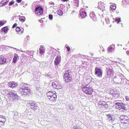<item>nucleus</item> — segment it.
I'll return each mask as SVG.
<instances>
[{
	"instance_id": "obj_1",
	"label": "nucleus",
	"mask_w": 129,
	"mask_h": 129,
	"mask_svg": "<svg viewBox=\"0 0 129 129\" xmlns=\"http://www.w3.org/2000/svg\"><path fill=\"white\" fill-rule=\"evenodd\" d=\"M22 87L19 88L18 92L22 96L28 95L31 92V91L29 87L27 86L25 84H22Z\"/></svg>"
},
{
	"instance_id": "obj_2",
	"label": "nucleus",
	"mask_w": 129,
	"mask_h": 129,
	"mask_svg": "<svg viewBox=\"0 0 129 129\" xmlns=\"http://www.w3.org/2000/svg\"><path fill=\"white\" fill-rule=\"evenodd\" d=\"M120 122L123 124L124 126H128L129 124V119L128 117L125 115H121L119 117Z\"/></svg>"
},
{
	"instance_id": "obj_3",
	"label": "nucleus",
	"mask_w": 129,
	"mask_h": 129,
	"mask_svg": "<svg viewBox=\"0 0 129 129\" xmlns=\"http://www.w3.org/2000/svg\"><path fill=\"white\" fill-rule=\"evenodd\" d=\"M7 95L8 97L11 98L13 101L17 100L20 98L16 93L15 91L13 90L8 91Z\"/></svg>"
},
{
	"instance_id": "obj_4",
	"label": "nucleus",
	"mask_w": 129,
	"mask_h": 129,
	"mask_svg": "<svg viewBox=\"0 0 129 129\" xmlns=\"http://www.w3.org/2000/svg\"><path fill=\"white\" fill-rule=\"evenodd\" d=\"M27 106L29 109H31L35 111L39 109L37 103L32 100L28 102L27 104Z\"/></svg>"
},
{
	"instance_id": "obj_5",
	"label": "nucleus",
	"mask_w": 129,
	"mask_h": 129,
	"mask_svg": "<svg viewBox=\"0 0 129 129\" xmlns=\"http://www.w3.org/2000/svg\"><path fill=\"white\" fill-rule=\"evenodd\" d=\"M87 85L84 86L82 88L83 92L86 94L91 95L92 92V89L90 87H87Z\"/></svg>"
},
{
	"instance_id": "obj_6",
	"label": "nucleus",
	"mask_w": 129,
	"mask_h": 129,
	"mask_svg": "<svg viewBox=\"0 0 129 129\" xmlns=\"http://www.w3.org/2000/svg\"><path fill=\"white\" fill-rule=\"evenodd\" d=\"M95 74L97 77L101 78L102 75V71L100 68L96 67L95 69Z\"/></svg>"
},
{
	"instance_id": "obj_7",
	"label": "nucleus",
	"mask_w": 129,
	"mask_h": 129,
	"mask_svg": "<svg viewBox=\"0 0 129 129\" xmlns=\"http://www.w3.org/2000/svg\"><path fill=\"white\" fill-rule=\"evenodd\" d=\"M52 85L53 88L59 89L61 88V86L58 81H55L54 80L52 82Z\"/></svg>"
},
{
	"instance_id": "obj_8",
	"label": "nucleus",
	"mask_w": 129,
	"mask_h": 129,
	"mask_svg": "<svg viewBox=\"0 0 129 129\" xmlns=\"http://www.w3.org/2000/svg\"><path fill=\"white\" fill-rule=\"evenodd\" d=\"M128 109L127 105L126 104L123 103V105L121 107V108L119 109V110L121 112H125L126 111H127Z\"/></svg>"
},
{
	"instance_id": "obj_9",
	"label": "nucleus",
	"mask_w": 129,
	"mask_h": 129,
	"mask_svg": "<svg viewBox=\"0 0 129 129\" xmlns=\"http://www.w3.org/2000/svg\"><path fill=\"white\" fill-rule=\"evenodd\" d=\"M35 11L36 14L40 13V15H41L43 12V9L40 6H37L35 8Z\"/></svg>"
},
{
	"instance_id": "obj_10",
	"label": "nucleus",
	"mask_w": 129,
	"mask_h": 129,
	"mask_svg": "<svg viewBox=\"0 0 129 129\" xmlns=\"http://www.w3.org/2000/svg\"><path fill=\"white\" fill-rule=\"evenodd\" d=\"M106 72L107 74L108 75H112L113 73L112 70V67L111 66H109L106 67Z\"/></svg>"
},
{
	"instance_id": "obj_11",
	"label": "nucleus",
	"mask_w": 129,
	"mask_h": 129,
	"mask_svg": "<svg viewBox=\"0 0 129 129\" xmlns=\"http://www.w3.org/2000/svg\"><path fill=\"white\" fill-rule=\"evenodd\" d=\"M66 75L67 77L72 78V74L71 71L70 70H67L65 72L63 76L66 77Z\"/></svg>"
},
{
	"instance_id": "obj_12",
	"label": "nucleus",
	"mask_w": 129,
	"mask_h": 129,
	"mask_svg": "<svg viewBox=\"0 0 129 129\" xmlns=\"http://www.w3.org/2000/svg\"><path fill=\"white\" fill-rule=\"evenodd\" d=\"M111 92H113L112 93L113 95V97L114 98H117L118 97L119 95V92L118 91H117L116 89L112 90H111Z\"/></svg>"
},
{
	"instance_id": "obj_13",
	"label": "nucleus",
	"mask_w": 129,
	"mask_h": 129,
	"mask_svg": "<svg viewBox=\"0 0 129 129\" xmlns=\"http://www.w3.org/2000/svg\"><path fill=\"white\" fill-rule=\"evenodd\" d=\"M61 60V57L59 55L57 56L56 57L54 62L56 66H57L60 63Z\"/></svg>"
},
{
	"instance_id": "obj_14",
	"label": "nucleus",
	"mask_w": 129,
	"mask_h": 129,
	"mask_svg": "<svg viewBox=\"0 0 129 129\" xmlns=\"http://www.w3.org/2000/svg\"><path fill=\"white\" fill-rule=\"evenodd\" d=\"M7 59L3 56H0V64H3L6 62Z\"/></svg>"
},
{
	"instance_id": "obj_15",
	"label": "nucleus",
	"mask_w": 129,
	"mask_h": 129,
	"mask_svg": "<svg viewBox=\"0 0 129 129\" xmlns=\"http://www.w3.org/2000/svg\"><path fill=\"white\" fill-rule=\"evenodd\" d=\"M8 86L11 88H13L14 87H16L17 86L16 83L13 81L10 82L8 84Z\"/></svg>"
},
{
	"instance_id": "obj_16",
	"label": "nucleus",
	"mask_w": 129,
	"mask_h": 129,
	"mask_svg": "<svg viewBox=\"0 0 129 129\" xmlns=\"http://www.w3.org/2000/svg\"><path fill=\"white\" fill-rule=\"evenodd\" d=\"M107 120H108L110 122H113L115 119V117L113 116H111L110 114H108L107 115Z\"/></svg>"
},
{
	"instance_id": "obj_17",
	"label": "nucleus",
	"mask_w": 129,
	"mask_h": 129,
	"mask_svg": "<svg viewBox=\"0 0 129 129\" xmlns=\"http://www.w3.org/2000/svg\"><path fill=\"white\" fill-rule=\"evenodd\" d=\"M57 96V95L55 94L52 96H50V97L48 99L50 101H54L56 99Z\"/></svg>"
},
{
	"instance_id": "obj_18",
	"label": "nucleus",
	"mask_w": 129,
	"mask_h": 129,
	"mask_svg": "<svg viewBox=\"0 0 129 129\" xmlns=\"http://www.w3.org/2000/svg\"><path fill=\"white\" fill-rule=\"evenodd\" d=\"M111 76L110 75H108L107 74V75H106L103 78V80L107 82H108L110 81V79Z\"/></svg>"
},
{
	"instance_id": "obj_19",
	"label": "nucleus",
	"mask_w": 129,
	"mask_h": 129,
	"mask_svg": "<svg viewBox=\"0 0 129 129\" xmlns=\"http://www.w3.org/2000/svg\"><path fill=\"white\" fill-rule=\"evenodd\" d=\"M123 105V103L121 102H117L115 104V108L117 109H119L121 108V107Z\"/></svg>"
},
{
	"instance_id": "obj_20",
	"label": "nucleus",
	"mask_w": 129,
	"mask_h": 129,
	"mask_svg": "<svg viewBox=\"0 0 129 129\" xmlns=\"http://www.w3.org/2000/svg\"><path fill=\"white\" fill-rule=\"evenodd\" d=\"M55 92V91H49L47 92L46 93V95H47V98H48L50 97V96H51L52 95L55 94V93L54 92Z\"/></svg>"
},
{
	"instance_id": "obj_21",
	"label": "nucleus",
	"mask_w": 129,
	"mask_h": 129,
	"mask_svg": "<svg viewBox=\"0 0 129 129\" xmlns=\"http://www.w3.org/2000/svg\"><path fill=\"white\" fill-rule=\"evenodd\" d=\"M8 2V1L7 0H3L0 3V6L1 7L5 6L7 4Z\"/></svg>"
},
{
	"instance_id": "obj_22",
	"label": "nucleus",
	"mask_w": 129,
	"mask_h": 129,
	"mask_svg": "<svg viewBox=\"0 0 129 129\" xmlns=\"http://www.w3.org/2000/svg\"><path fill=\"white\" fill-rule=\"evenodd\" d=\"M63 79L64 81L66 82H70L72 81V78L67 77H66L63 76Z\"/></svg>"
},
{
	"instance_id": "obj_23",
	"label": "nucleus",
	"mask_w": 129,
	"mask_h": 129,
	"mask_svg": "<svg viewBox=\"0 0 129 129\" xmlns=\"http://www.w3.org/2000/svg\"><path fill=\"white\" fill-rule=\"evenodd\" d=\"M19 57L18 54H15L14 55L13 57V62L14 63H15L17 60V59Z\"/></svg>"
},
{
	"instance_id": "obj_24",
	"label": "nucleus",
	"mask_w": 129,
	"mask_h": 129,
	"mask_svg": "<svg viewBox=\"0 0 129 129\" xmlns=\"http://www.w3.org/2000/svg\"><path fill=\"white\" fill-rule=\"evenodd\" d=\"M80 14L82 18H84L87 16L86 13L85 12H81Z\"/></svg>"
},
{
	"instance_id": "obj_25",
	"label": "nucleus",
	"mask_w": 129,
	"mask_h": 129,
	"mask_svg": "<svg viewBox=\"0 0 129 129\" xmlns=\"http://www.w3.org/2000/svg\"><path fill=\"white\" fill-rule=\"evenodd\" d=\"M39 53L41 55H42L44 52L45 50L44 49L43 47L41 45L40 46L39 49Z\"/></svg>"
},
{
	"instance_id": "obj_26",
	"label": "nucleus",
	"mask_w": 129,
	"mask_h": 129,
	"mask_svg": "<svg viewBox=\"0 0 129 129\" xmlns=\"http://www.w3.org/2000/svg\"><path fill=\"white\" fill-rule=\"evenodd\" d=\"M8 27L7 26H5L2 28L1 29V31L4 32L5 33H6L8 31Z\"/></svg>"
},
{
	"instance_id": "obj_27",
	"label": "nucleus",
	"mask_w": 129,
	"mask_h": 129,
	"mask_svg": "<svg viewBox=\"0 0 129 129\" xmlns=\"http://www.w3.org/2000/svg\"><path fill=\"white\" fill-rule=\"evenodd\" d=\"M19 20L22 22H24L25 20V18L24 16H20L19 18Z\"/></svg>"
},
{
	"instance_id": "obj_28",
	"label": "nucleus",
	"mask_w": 129,
	"mask_h": 129,
	"mask_svg": "<svg viewBox=\"0 0 129 129\" xmlns=\"http://www.w3.org/2000/svg\"><path fill=\"white\" fill-rule=\"evenodd\" d=\"M119 79V81H121V80H122V78H121V76H115L114 77V79H113V81H114V80L115 81L116 79Z\"/></svg>"
},
{
	"instance_id": "obj_29",
	"label": "nucleus",
	"mask_w": 129,
	"mask_h": 129,
	"mask_svg": "<svg viewBox=\"0 0 129 129\" xmlns=\"http://www.w3.org/2000/svg\"><path fill=\"white\" fill-rule=\"evenodd\" d=\"M14 116L13 118L15 119H17L18 117V112L16 111H14Z\"/></svg>"
},
{
	"instance_id": "obj_30",
	"label": "nucleus",
	"mask_w": 129,
	"mask_h": 129,
	"mask_svg": "<svg viewBox=\"0 0 129 129\" xmlns=\"http://www.w3.org/2000/svg\"><path fill=\"white\" fill-rule=\"evenodd\" d=\"M89 15L90 17L92 19H93L95 16V15L93 12H92L90 13Z\"/></svg>"
},
{
	"instance_id": "obj_31",
	"label": "nucleus",
	"mask_w": 129,
	"mask_h": 129,
	"mask_svg": "<svg viewBox=\"0 0 129 129\" xmlns=\"http://www.w3.org/2000/svg\"><path fill=\"white\" fill-rule=\"evenodd\" d=\"M115 22H116L117 23H118L119 22L121 21L120 18H116L115 19Z\"/></svg>"
},
{
	"instance_id": "obj_32",
	"label": "nucleus",
	"mask_w": 129,
	"mask_h": 129,
	"mask_svg": "<svg viewBox=\"0 0 129 129\" xmlns=\"http://www.w3.org/2000/svg\"><path fill=\"white\" fill-rule=\"evenodd\" d=\"M57 12L58 15L61 16L63 14V12L60 10L57 11Z\"/></svg>"
},
{
	"instance_id": "obj_33",
	"label": "nucleus",
	"mask_w": 129,
	"mask_h": 129,
	"mask_svg": "<svg viewBox=\"0 0 129 129\" xmlns=\"http://www.w3.org/2000/svg\"><path fill=\"white\" fill-rule=\"evenodd\" d=\"M6 21H0V25L2 26L6 22Z\"/></svg>"
},
{
	"instance_id": "obj_34",
	"label": "nucleus",
	"mask_w": 129,
	"mask_h": 129,
	"mask_svg": "<svg viewBox=\"0 0 129 129\" xmlns=\"http://www.w3.org/2000/svg\"><path fill=\"white\" fill-rule=\"evenodd\" d=\"M105 101H101L99 102L98 103V105L99 106L100 105L101 107L102 106V105L103 104V103H104Z\"/></svg>"
},
{
	"instance_id": "obj_35",
	"label": "nucleus",
	"mask_w": 129,
	"mask_h": 129,
	"mask_svg": "<svg viewBox=\"0 0 129 129\" xmlns=\"http://www.w3.org/2000/svg\"><path fill=\"white\" fill-rule=\"evenodd\" d=\"M110 107H109V106L107 103H106L105 105L104 106V109H109Z\"/></svg>"
},
{
	"instance_id": "obj_36",
	"label": "nucleus",
	"mask_w": 129,
	"mask_h": 129,
	"mask_svg": "<svg viewBox=\"0 0 129 129\" xmlns=\"http://www.w3.org/2000/svg\"><path fill=\"white\" fill-rule=\"evenodd\" d=\"M6 121V119H3L2 121L0 120V126H2L4 124Z\"/></svg>"
},
{
	"instance_id": "obj_37",
	"label": "nucleus",
	"mask_w": 129,
	"mask_h": 129,
	"mask_svg": "<svg viewBox=\"0 0 129 129\" xmlns=\"http://www.w3.org/2000/svg\"><path fill=\"white\" fill-rule=\"evenodd\" d=\"M69 108L71 110H74L75 108L74 107V106L72 104H70L69 105Z\"/></svg>"
},
{
	"instance_id": "obj_38",
	"label": "nucleus",
	"mask_w": 129,
	"mask_h": 129,
	"mask_svg": "<svg viewBox=\"0 0 129 129\" xmlns=\"http://www.w3.org/2000/svg\"><path fill=\"white\" fill-rule=\"evenodd\" d=\"M73 129H82V128L78 126V125H76L73 127Z\"/></svg>"
},
{
	"instance_id": "obj_39",
	"label": "nucleus",
	"mask_w": 129,
	"mask_h": 129,
	"mask_svg": "<svg viewBox=\"0 0 129 129\" xmlns=\"http://www.w3.org/2000/svg\"><path fill=\"white\" fill-rule=\"evenodd\" d=\"M110 8L112 10H115L116 8V6L113 5H111L110 6Z\"/></svg>"
},
{
	"instance_id": "obj_40",
	"label": "nucleus",
	"mask_w": 129,
	"mask_h": 129,
	"mask_svg": "<svg viewBox=\"0 0 129 129\" xmlns=\"http://www.w3.org/2000/svg\"><path fill=\"white\" fill-rule=\"evenodd\" d=\"M65 47L67 49V50L68 51H69L70 50V47L68 46L67 44L66 45Z\"/></svg>"
},
{
	"instance_id": "obj_41",
	"label": "nucleus",
	"mask_w": 129,
	"mask_h": 129,
	"mask_svg": "<svg viewBox=\"0 0 129 129\" xmlns=\"http://www.w3.org/2000/svg\"><path fill=\"white\" fill-rule=\"evenodd\" d=\"M112 47H111L109 46L108 48V52H111V51L112 50Z\"/></svg>"
},
{
	"instance_id": "obj_42",
	"label": "nucleus",
	"mask_w": 129,
	"mask_h": 129,
	"mask_svg": "<svg viewBox=\"0 0 129 129\" xmlns=\"http://www.w3.org/2000/svg\"><path fill=\"white\" fill-rule=\"evenodd\" d=\"M48 16L49 19L50 20H52L53 18L52 15L51 14H49Z\"/></svg>"
},
{
	"instance_id": "obj_43",
	"label": "nucleus",
	"mask_w": 129,
	"mask_h": 129,
	"mask_svg": "<svg viewBox=\"0 0 129 129\" xmlns=\"http://www.w3.org/2000/svg\"><path fill=\"white\" fill-rule=\"evenodd\" d=\"M16 31L17 32H19L20 31L21 29L19 27H17L16 29Z\"/></svg>"
},
{
	"instance_id": "obj_44",
	"label": "nucleus",
	"mask_w": 129,
	"mask_h": 129,
	"mask_svg": "<svg viewBox=\"0 0 129 129\" xmlns=\"http://www.w3.org/2000/svg\"><path fill=\"white\" fill-rule=\"evenodd\" d=\"M14 3V2L13 1H12L10 2L9 3V5H13Z\"/></svg>"
},
{
	"instance_id": "obj_45",
	"label": "nucleus",
	"mask_w": 129,
	"mask_h": 129,
	"mask_svg": "<svg viewBox=\"0 0 129 129\" xmlns=\"http://www.w3.org/2000/svg\"><path fill=\"white\" fill-rule=\"evenodd\" d=\"M125 99L127 102H129V97L128 96H125Z\"/></svg>"
},
{
	"instance_id": "obj_46",
	"label": "nucleus",
	"mask_w": 129,
	"mask_h": 129,
	"mask_svg": "<svg viewBox=\"0 0 129 129\" xmlns=\"http://www.w3.org/2000/svg\"><path fill=\"white\" fill-rule=\"evenodd\" d=\"M35 89L37 91L40 90V88L39 86H37Z\"/></svg>"
},
{
	"instance_id": "obj_47",
	"label": "nucleus",
	"mask_w": 129,
	"mask_h": 129,
	"mask_svg": "<svg viewBox=\"0 0 129 129\" xmlns=\"http://www.w3.org/2000/svg\"><path fill=\"white\" fill-rule=\"evenodd\" d=\"M0 118L3 119H3H6L4 116L1 115H0Z\"/></svg>"
},
{
	"instance_id": "obj_48",
	"label": "nucleus",
	"mask_w": 129,
	"mask_h": 129,
	"mask_svg": "<svg viewBox=\"0 0 129 129\" xmlns=\"http://www.w3.org/2000/svg\"><path fill=\"white\" fill-rule=\"evenodd\" d=\"M17 24L16 23H15L13 25L12 28H13L16 27L17 25Z\"/></svg>"
},
{
	"instance_id": "obj_49",
	"label": "nucleus",
	"mask_w": 129,
	"mask_h": 129,
	"mask_svg": "<svg viewBox=\"0 0 129 129\" xmlns=\"http://www.w3.org/2000/svg\"><path fill=\"white\" fill-rule=\"evenodd\" d=\"M22 1V0H16V2L18 3H20Z\"/></svg>"
},
{
	"instance_id": "obj_50",
	"label": "nucleus",
	"mask_w": 129,
	"mask_h": 129,
	"mask_svg": "<svg viewBox=\"0 0 129 129\" xmlns=\"http://www.w3.org/2000/svg\"><path fill=\"white\" fill-rule=\"evenodd\" d=\"M39 21L41 23H42L43 22V20L41 19L39 20Z\"/></svg>"
},
{
	"instance_id": "obj_51",
	"label": "nucleus",
	"mask_w": 129,
	"mask_h": 129,
	"mask_svg": "<svg viewBox=\"0 0 129 129\" xmlns=\"http://www.w3.org/2000/svg\"><path fill=\"white\" fill-rule=\"evenodd\" d=\"M126 54L128 55L129 56V51H127L126 52Z\"/></svg>"
},
{
	"instance_id": "obj_52",
	"label": "nucleus",
	"mask_w": 129,
	"mask_h": 129,
	"mask_svg": "<svg viewBox=\"0 0 129 129\" xmlns=\"http://www.w3.org/2000/svg\"><path fill=\"white\" fill-rule=\"evenodd\" d=\"M77 3H78L76 5H75V6H76L78 7L79 6V4H78L79 2H78V1H77Z\"/></svg>"
},
{
	"instance_id": "obj_53",
	"label": "nucleus",
	"mask_w": 129,
	"mask_h": 129,
	"mask_svg": "<svg viewBox=\"0 0 129 129\" xmlns=\"http://www.w3.org/2000/svg\"><path fill=\"white\" fill-rule=\"evenodd\" d=\"M121 78H122V80H121V81L122 80V79L124 80L126 79L125 77L124 76H123V77L122 78L121 77Z\"/></svg>"
},
{
	"instance_id": "obj_54",
	"label": "nucleus",
	"mask_w": 129,
	"mask_h": 129,
	"mask_svg": "<svg viewBox=\"0 0 129 129\" xmlns=\"http://www.w3.org/2000/svg\"><path fill=\"white\" fill-rule=\"evenodd\" d=\"M106 103L105 102L104 103H103V105H102V107H104V106L105 105V104Z\"/></svg>"
},
{
	"instance_id": "obj_55",
	"label": "nucleus",
	"mask_w": 129,
	"mask_h": 129,
	"mask_svg": "<svg viewBox=\"0 0 129 129\" xmlns=\"http://www.w3.org/2000/svg\"><path fill=\"white\" fill-rule=\"evenodd\" d=\"M98 8L99 9V8H100V9H101V10L103 12L104 11H105V10H101V8H100V7H99V6H98Z\"/></svg>"
},
{
	"instance_id": "obj_56",
	"label": "nucleus",
	"mask_w": 129,
	"mask_h": 129,
	"mask_svg": "<svg viewBox=\"0 0 129 129\" xmlns=\"http://www.w3.org/2000/svg\"><path fill=\"white\" fill-rule=\"evenodd\" d=\"M26 37L27 39L28 40L29 38V36H27Z\"/></svg>"
},
{
	"instance_id": "obj_57",
	"label": "nucleus",
	"mask_w": 129,
	"mask_h": 129,
	"mask_svg": "<svg viewBox=\"0 0 129 129\" xmlns=\"http://www.w3.org/2000/svg\"><path fill=\"white\" fill-rule=\"evenodd\" d=\"M119 79H116L115 81H117V82H121V81H119Z\"/></svg>"
},
{
	"instance_id": "obj_58",
	"label": "nucleus",
	"mask_w": 129,
	"mask_h": 129,
	"mask_svg": "<svg viewBox=\"0 0 129 129\" xmlns=\"http://www.w3.org/2000/svg\"><path fill=\"white\" fill-rule=\"evenodd\" d=\"M108 19H108V18H107V19H106V18H105V21H106V22H107V20H108Z\"/></svg>"
},
{
	"instance_id": "obj_59",
	"label": "nucleus",
	"mask_w": 129,
	"mask_h": 129,
	"mask_svg": "<svg viewBox=\"0 0 129 129\" xmlns=\"http://www.w3.org/2000/svg\"><path fill=\"white\" fill-rule=\"evenodd\" d=\"M25 5H24V6H23V7H24V8L25 7V6H27V4H25Z\"/></svg>"
},
{
	"instance_id": "obj_60",
	"label": "nucleus",
	"mask_w": 129,
	"mask_h": 129,
	"mask_svg": "<svg viewBox=\"0 0 129 129\" xmlns=\"http://www.w3.org/2000/svg\"><path fill=\"white\" fill-rule=\"evenodd\" d=\"M102 3L103 4V2H99L98 3V5H100V4H102Z\"/></svg>"
},
{
	"instance_id": "obj_61",
	"label": "nucleus",
	"mask_w": 129,
	"mask_h": 129,
	"mask_svg": "<svg viewBox=\"0 0 129 129\" xmlns=\"http://www.w3.org/2000/svg\"><path fill=\"white\" fill-rule=\"evenodd\" d=\"M124 129H129V128L128 127H126L124 128Z\"/></svg>"
},
{
	"instance_id": "obj_62",
	"label": "nucleus",
	"mask_w": 129,
	"mask_h": 129,
	"mask_svg": "<svg viewBox=\"0 0 129 129\" xmlns=\"http://www.w3.org/2000/svg\"><path fill=\"white\" fill-rule=\"evenodd\" d=\"M68 0H62V1L64 2L67 1Z\"/></svg>"
},
{
	"instance_id": "obj_63",
	"label": "nucleus",
	"mask_w": 129,
	"mask_h": 129,
	"mask_svg": "<svg viewBox=\"0 0 129 129\" xmlns=\"http://www.w3.org/2000/svg\"><path fill=\"white\" fill-rule=\"evenodd\" d=\"M20 51L22 52H24L26 53L25 51H22V50H21Z\"/></svg>"
},
{
	"instance_id": "obj_64",
	"label": "nucleus",
	"mask_w": 129,
	"mask_h": 129,
	"mask_svg": "<svg viewBox=\"0 0 129 129\" xmlns=\"http://www.w3.org/2000/svg\"><path fill=\"white\" fill-rule=\"evenodd\" d=\"M15 5L16 6H18V4H17V3H16L15 4Z\"/></svg>"
}]
</instances>
